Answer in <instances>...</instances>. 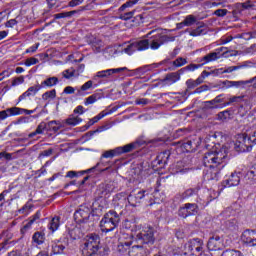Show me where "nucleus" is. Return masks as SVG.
<instances>
[{
    "label": "nucleus",
    "mask_w": 256,
    "mask_h": 256,
    "mask_svg": "<svg viewBox=\"0 0 256 256\" xmlns=\"http://www.w3.org/2000/svg\"><path fill=\"white\" fill-rule=\"evenodd\" d=\"M227 147L222 146L219 150H214L204 154L202 163L206 169L204 170V178L206 181H217L221 169L225 167V160L227 159Z\"/></svg>",
    "instance_id": "obj_1"
},
{
    "label": "nucleus",
    "mask_w": 256,
    "mask_h": 256,
    "mask_svg": "<svg viewBox=\"0 0 256 256\" xmlns=\"http://www.w3.org/2000/svg\"><path fill=\"white\" fill-rule=\"evenodd\" d=\"M101 249V236L99 234L91 233L86 236L85 242L82 246L83 256L97 255Z\"/></svg>",
    "instance_id": "obj_2"
},
{
    "label": "nucleus",
    "mask_w": 256,
    "mask_h": 256,
    "mask_svg": "<svg viewBox=\"0 0 256 256\" xmlns=\"http://www.w3.org/2000/svg\"><path fill=\"white\" fill-rule=\"evenodd\" d=\"M119 221V214H117V212L114 210H110L100 221V229L103 231V233H110V231L116 229V227L119 225Z\"/></svg>",
    "instance_id": "obj_3"
},
{
    "label": "nucleus",
    "mask_w": 256,
    "mask_h": 256,
    "mask_svg": "<svg viewBox=\"0 0 256 256\" xmlns=\"http://www.w3.org/2000/svg\"><path fill=\"white\" fill-rule=\"evenodd\" d=\"M135 239L137 243L146 247H151L155 243V228L148 226L136 233Z\"/></svg>",
    "instance_id": "obj_4"
},
{
    "label": "nucleus",
    "mask_w": 256,
    "mask_h": 256,
    "mask_svg": "<svg viewBox=\"0 0 256 256\" xmlns=\"http://www.w3.org/2000/svg\"><path fill=\"white\" fill-rule=\"evenodd\" d=\"M173 41H175V36L156 34L148 39V47L149 49H152V51H157V49L165 45V43H170Z\"/></svg>",
    "instance_id": "obj_5"
},
{
    "label": "nucleus",
    "mask_w": 256,
    "mask_h": 256,
    "mask_svg": "<svg viewBox=\"0 0 256 256\" xmlns=\"http://www.w3.org/2000/svg\"><path fill=\"white\" fill-rule=\"evenodd\" d=\"M253 149V144H251L247 134H240L237 137L235 142V150L238 153H245L246 151L249 152Z\"/></svg>",
    "instance_id": "obj_6"
},
{
    "label": "nucleus",
    "mask_w": 256,
    "mask_h": 256,
    "mask_svg": "<svg viewBox=\"0 0 256 256\" xmlns=\"http://www.w3.org/2000/svg\"><path fill=\"white\" fill-rule=\"evenodd\" d=\"M147 49H149V40L142 39L129 44L126 48H124L123 52L127 53V55H133L135 51H147Z\"/></svg>",
    "instance_id": "obj_7"
},
{
    "label": "nucleus",
    "mask_w": 256,
    "mask_h": 256,
    "mask_svg": "<svg viewBox=\"0 0 256 256\" xmlns=\"http://www.w3.org/2000/svg\"><path fill=\"white\" fill-rule=\"evenodd\" d=\"M121 71H127V67L123 68H112V69H107V70H101L98 71L94 76H93V81L96 83H101L99 79H111L115 73H121Z\"/></svg>",
    "instance_id": "obj_8"
},
{
    "label": "nucleus",
    "mask_w": 256,
    "mask_h": 256,
    "mask_svg": "<svg viewBox=\"0 0 256 256\" xmlns=\"http://www.w3.org/2000/svg\"><path fill=\"white\" fill-rule=\"evenodd\" d=\"M149 197V194H147V191L142 190V191H132L129 196H128V203L131 205V207H138L145 201V198Z\"/></svg>",
    "instance_id": "obj_9"
},
{
    "label": "nucleus",
    "mask_w": 256,
    "mask_h": 256,
    "mask_svg": "<svg viewBox=\"0 0 256 256\" xmlns=\"http://www.w3.org/2000/svg\"><path fill=\"white\" fill-rule=\"evenodd\" d=\"M89 217H91V209L85 205H81L74 213V218L78 223H87Z\"/></svg>",
    "instance_id": "obj_10"
},
{
    "label": "nucleus",
    "mask_w": 256,
    "mask_h": 256,
    "mask_svg": "<svg viewBox=\"0 0 256 256\" xmlns=\"http://www.w3.org/2000/svg\"><path fill=\"white\" fill-rule=\"evenodd\" d=\"M151 254V247L138 243L130 248L128 251L129 256H148Z\"/></svg>",
    "instance_id": "obj_11"
},
{
    "label": "nucleus",
    "mask_w": 256,
    "mask_h": 256,
    "mask_svg": "<svg viewBox=\"0 0 256 256\" xmlns=\"http://www.w3.org/2000/svg\"><path fill=\"white\" fill-rule=\"evenodd\" d=\"M199 209V206L195 203H186L184 207H181L178 211L179 217L183 219H187V217H191V215H195Z\"/></svg>",
    "instance_id": "obj_12"
},
{
    "label": "nucleus",
    "mask_w": 256,
    "mask_h": 256,
    "mask_svg": "<svg viewBox=\"0 0 256 256\" xmlns=\"http://www.w3.org/2000/svg\"><path fill=\"white\" fill-rule=\"evenodd\" d=\"M184 248V255H189V253L190 255H193V251L199 252L201 249H203V241H201L199 238H194L185 244Z\"/></svg>",
    "instance_id": "obj_13"
},
{
    "label": "nucleus",
    "mask_w": 256,
    "mask_h": 256,
    "mask_svg": "<svg viewBox=\"0 0 256 256\" xmlns=\"http://www.w3.org/2000/svg\"><path fill=\"white\" fill-rule=\"evenodd\" d=\"M207 247L209 251H221L225 245L223 244V238L219 235H213L209 238Z\"/></svg>",
    "instance_id": "obj_14"
},
{
    "label": "nucleus",
    "mask_w": 256,
    "mask_h": 256,
    "mask_svg": "<svg viewBox=\"0 0 256 256\" xmlns=\"http://www.w3.org/2000/svg\"><path fill=\"white\" fill-rule=\"evenodd\" d=\"M242 243L248 245V247H256V231L245 230L241 236Z\"/></svg>",
    "instance_id": "obj_15"
},
{
    "label": "nucleus",
    "mask_w": 256,
    "mask_h": 256,
    "mask_svg": "<svg viewBox=\"0 0 256 256\" xmlns=\"http://www.w3.org/2000/svg\"><path fill=\"white\" fill-rule=\"evenodd\" d=\"M102 165L103 167H106L105 169L100 170V173H104V171H109V167H113V163H111V161H107L105 162L103 159L100 161L92 168H89L87 170H82L80 172L81 175H85L87 173H94L95 171H97V168Z\"/></svg>",
    "instance_id": "obj_16"
},
{
    "label": "nucleus",
    "mask_w": 256,
    "mask_h": 256,
    "mask_svg": "<svg viewBox=\"0 0 256 256\" xmlns=\"http://www.w3.org/2000/svg\"><path fill=\"white\" fill-rule=\"evenodd\" d=\"M221 97H223V95H218L213 100L205 101L204 109H223L221 103H224L225 99Z\"/></svg>",
    "instance_id": "obj_17"
},
{
    "label": "nucleus",
    "mask_w": 256,
    "mask_h": 256,
    "mask_svg": "<svg viewBox=\"0 0 256 256\" xmlns=\"http://www.w3.org/2000/svg\"><path fill=\"white\" fill-rule=\"evenodd\" d=\"M51 253L50 255H63L65 253L66 246L61 242V240H53L50 244Z\"/></svg>",
    "instance_id": "obj_18"
},
{
    "label": "nucleus",
    "mask_w": 256,
    "mask_h": 256,
    "mask_svg": "<svg viewBox=\"0 0 256 256\" xmlns=\"http://www.w3.org/2000/svg\"><path fill=\"white\" fill-rule=\"evenodd\" d=\"M223 49L225 48H220L219 52H211L207 55H205L204 57H202L200 59V63H202L201 65H207V63H213V61H217V59L221 58V51H223Z\"/></svg>",
    "instance_id": "obj_19"
},
{
    "label": "nucleus",
    "mask_w": 256,
    "mask_h": 256,
    "mask_svg": "<svg viewBox=\"0 0 256 256\" xmlns=\"http://www.w3.org/2000/svg\"><path fill=\"white\" fill-rule=\"evenodd\" d=\"M203 75L208 76L209 74L207 73V71H203L202 75L198 77L196 80L188 79L186 81L187 89L191 90V89H195V87H199V85H201V83H203V81L205 80V76Z\"/></svg>",
    "instance_id": "obj_20"
},
{
    "label": "nucleus",
    "mask_w": 256,
    "mask_h": 256,
    "mask_svg": "<svg viewBox=\"0 0 256 256\" xmlns=\"http://www.w3.org/2000/svg\"><path fill=\"white\" fill-rule=\"evenodd\" d=\"M41 89V84H36L32 87H29L26 92L19 96L18 101H23L24 99H27V97L37 95V93L41 91Z\"/></svg>",
    "instance_id": "obj_21"
},
{
    "label": "nucleus",
    "mask_w": 256,
    "mask_h": 256,
    "mask_svg": "<svg viewBox=\"0 0 256 256\" xmlns=\"http://www.w3.org/2000/svg\"><path fill=\"white\" fill-rule=\"evenodd\" d=\"M196 193H197V189L189 188L182 193L176 194L174 199L176 201H185V199H189L190 197H193Z\"/></svg>",
    "instance_id": "obj_22"
},
{
    "label": "nucleus",
    "mask_w": 256,
    "mask_h": 256,
    "mask_svg": "<svg viewBox=\"0 0 256 256\" xmlns=\"http://www.w3.org/2000/svg\"><path fill=\"white\" fill-rule=\"evenodd\" d=\"M181 79V74L179 72H171L165 76L162 80L165 85H173V83H177Z\"/></svg>",
    "instance_id": "obj_23"
},
{
    "label": "nucleus",
    "mask_w": 256,
    "mask_h": 256,
    "mask_svg": "<svg viewBox=\"0 0 256 256\" xmlns=\"http://www.w3.org/2000/svg\"><path fill=\"white\" fill-rule=\"evenodd\" d=\"M139 147V142L130 143L121 147H116L118 150V155H123V153H131L134 149Z\"/></svg>",
    "instance_id": "obj_24"
},
{
    "label": "nucleus",
    "mask_w": 256,
    "mask_h": 256,
    "mask_svg": "<svg viewBox=\"0 0 256 256\" xmlns=\"http://www.w3.org/2000/svg\"><path fill=\"white\" fill-rule=\"evenodd\" d=\"M241 182V178L237 173H232L229 179L224 181V187H237Z\"/></svg>",
    "instance_id": "obj_25"
},
{
    "label": "nucleus",
    "mask_w": 256,
    "mask_h": 256,
    "mask_svg": "<svg viewBox=\"0 0 256 256\" xmlns=\"http://www.w3.org/2000/svg\"><path fill=\"white\" fill-rule=\"evenodd\" d=\"M131 245H133V241L131 240L119 242L117 246L118 253H120V255H125V253H129V251L131 250Z\"/></svg>",
    "instance_id": "obj_26"
},
{
    "label": "nucleus",
    "mask_w": 256,
    "mask_h": 256,
    "mask_svg": "<svg viewBox=\"0 0 256 256\" xmlns=\"http://www.w3.org/2000/svg\"><path fill=\"white\" fill-rule=\"evenodd\" d=\"M115 111H117V109L112 108L111 110H108V111L104 110L100 112L97 116H95L89 121L90 125H95V123H98L99 121H101L103 117H107V115H111V113H115Z\"/></svg>",
    "instance_id": "obj_27"
},
{
    "label": "nucleus",
    "mask_w": 256,
    "mask_h": 256,
    "mask_svg": "<svg viewBox=\"0 0 256 256\" xmlns=\"http://www.w3.org/2000/svg\"><path fill=\"white\" fill-rule=\"evenodd\" d=\"M59 83V78L53 76V77H49L46 80L42 81V83L40 84V87L42 89L45 88H51V87H55V85H57Z\"/></svg>",
    "instance_id": "obj_28"
},
{
    "label": "nucleus",
    "mask_w": 256,
    "mask_h": 256,
    "mask_svg": "<svg viewBox=\"0 0 256 256\" xmlns=\"http://www.w3.org/2000/svg\"><path fill=\"white\" fill-rule=\"evenodd\" d=\"M169 157H171V152H169V151L161 152L156 157L157 164L158 165H167V161H169Z\"/></svg>",
    "instance_id": "obj_29"
},
{
    "label": "nucleus",
    "mask_w": 256,
    "mask_h": 256,
    "mask_svg": "<svg viewBox=\"0 0 256 256\" xmlns=\"http://www.w3.org/2000/svg\"><path fill=\"white\" fill-rule=\"evenodd\" d=\"M113 157H119V150L117 148L106 150L101 155V160L103 159H113Z\"/></svg>",
    "instance_id": "obj_30"
},
{
    "label": "nucleus",
    "mask_w": 256,
    "mask_h": 256,
    "mask_svg": "<svg viewBox=\"0 0 256 256\" xmlns=\"http://www.w3.org/2000/svg\"><path fill=\"white\" fill-rule=\"evenodd\" d=\"M32 240L36 245H43L45 243V233L43 232H36L32 236Z\"/></svg>",
    "instance_id": "obj_31"
},
{
    "label": "nucleus",
    "mask_w": 256,
    "mask_h": 256,
    "mask_svg": "<svg viewBox=\"0 0 256 256\" xmlns=\"http://www.w3.org/2000/svg\"><path fill=\"white\" fill-rule=\"evenodd\" d=\"M43 131H47V123L41 122L36 130L28 135V137H35V135H43Z\"/></svg>",
    "instance_id": "obj_32"
},
{
    "label": "nucleus",
    "mask_w": 256,
    "mask_h": 256,
    "mask_svg": "<svg viewBox=\"0 0 256 256\" xmlns=\"http://www.w3.org/2000/svg\"><path fill=\"white\" fill-rule=\"evenodd\" d=\"M13 116H15V107L0 111V121L7 119V117Z\"/></svg>",
    "instance_id": "obj_33"
},
{
    "label": "nucleus",
    "mask_w": 256,
    "mask_h": 256,
    "mask_svg": "<svg viewBox=\"0 0 256 256\" xmlns=\"http://www.w3.org/2000/svg\"><path fill=\"white\" fill-rule=\"evenodd\" d=\"M81 121H83V119H81L79 116H76L75 114H72L66 119V125H72L75 127V125H79Z\"/></svg>",
    "instance_id": "obj_34"
},
{
    "label": "nucleus",
    "mask_w": 256,
    "mask_h": 256,
    "mask_svg": "<svg viewBox=\"0 0 256 256\" xmlns=\"http://www.w3.org/2000/svg\"><path fill=\"white\" fill-rule=\"evenodd\" d=\"M197 23V17L194 15H188L185 17L184 21L180 23V25H184L185 27H191Z\"/></svg>",
    "instance_id": "obj_35"
},
{
    "label": "nucleus",
    "mask_w": 256,
    "mask_h": 256,
    "mask_svg": "<svg viewBox=\"0 0 256 256\" xmlns=\"http://www.w3.org/2000/svg\"><path fill=\"white\" fill-rule=\"evenodd\" d=\"M205 33H207V31L205 30V25H200L190 31L189 35H191V37H199V35H205Z\"/></svg>",
    "instance_id": "obj_36"
},
{
    "label": "nucleus",
    "mask_w": 256,
    "mask_h": 256,
    "mask_svg": "<svg viewBox=\"0 0 256 256\" xmlns=\"http://www.w3.org/2000/svg\"><path fill=\"white\" fill-rule=\"evenodd\" d=\"M59 225H61L60 218L54 217L50 221V223L48 225V229H50V231H52V233H55V231H57V229H59Z\"/></svg>",
    "instance_id": "obj_37"
},
{
    "label": "nucleus",
    "mask_w": 256,
    "mask_h": 256,
    "mask_svg": "<svg viewBox=\"0 0 256 256\" xmlns=\"http://www.w3.org/2000/svg\"><path fill=\"white\" fill-rule=\"evenodd\" d=\"M114 189L115 188L113 187L112 184L102 185V187H101V195H102V197H107V195H111V193H113Z\"/></svg>",
    "instance_id": "obj_38"
},
{
    "label": "nucleus",
    "mask_w": 256,
    "mask_h": 256,
    "mask_svg": "<svg viewBox=\"0 0 256 256\" xmlns=\"http://www.w3.org/2000/svg\"><path fill=\"white\" fill-rule=\"evenodd\" d=\"M61 127L59 126V123L57 121L53 120L48 123H46V131H53L54 133H57Z\"/></svg>",
    "instance_id": "obj_39"
},
{
    "label": "nucleus",
    "mask_w": 256,
    "mask_h": 256,
    "mask_svg": "<svg viewBox=\"0 0 256 256\" xmlns=\"http://www.w3.org/2000/svg\"><path fill=\"white\" fill-rule=\"evenodd\" d=\"M223 85H225L227 87V89H229L230 87H241V85H247V82H245V81H229V80H225L223 82Z\"/></svg>",
    "instance_id": "obj_40"
},
{
    "label": "nucleus",
    "mask_w": 256,
    "mask_h": 256,
    "mask_svg": "<svg viewBox=\"0 0 256 256\" xmlns=\"http://www.w3.org/2000/svg\"><path fill=\"white\" fill-rule=\"evenodd\" d=\"M2 237L4 239V242L2 243V249H5V246L9 245V239H13V234L9 232V230H5L2 232Z\"/></svg>",
    "instance_id": "obj_41"
},
{
    "label": "nucleus",
    "mask_w": 256,
    "mask_h": 256,
    "mask_svg": "<svg viewBox=\"0 0 256 256\" xmlns=\"http://www.w3.org/2000/svg\"><path fill=\"white\" fill-rule=\"evenodd\" d=\"M19 153H23V149L18 150L14 153H5L4 155V159H6V161H13V159H19Z\"/></svg>",
    "instance_id": "obj_42"
},
{
    "label": "nucleus",
    "mask_w": 256,
    "mask_h": 256,
    "mask_svg": "<svg viewBox=\"0 0 256 256\" xmlns=\"http://www.w3.org/2000/svg\"><path fill=\"white\" fill-rule=\"evenodd\" d=\"M99 99H101V97H99V94H92L85 99L84 105H93V103H96V101H99Z\"/></svg>",
    "instance_id": "obj_43"
},
{
    "label": "nucleus",
    "mask_w": 256,
    "mask_h": 256,
    "mask_svg": "<svg viewBox=\"0 0 256 256\" xmlns=\"http://www.w3.org/2000/svg\"><path fill=\"white\" fill-rule=\"evenodd\" d=\"M55 97H57V91L55 89L47 91L42 95V99L44 101H47L49 99H55Z\"/></svg>",
    "instance_id": "obj_44"
},
{
    "label": "nucleus",
    "mask_w": 256,
    "mask_h": 256,
    "mask_svg": "<svg viewBox=\"0 0 256 256\" xmlns=\"http://www.w3.org/2000/svg\"><path fill=\"white\" fill-rule=\"evenodd\" d=\"M221 256H243L239 250L227 249L222 252Z\"/></svg>",
    "instance_id": "obj_45"
},
{
    "label": "nucleus",
    "mask_w": 256,
    "mask_h": 256,
    "mask_svg": "<svg viewBox=\"0 0 256 256\" xmlns=\"http://www.w3.org/2000/svg\"><path fill=\"white\" fill-rule=\"evenodd\" d=\"M14 113H15V115H23V113L25 115H31V114L35 113V110H27L25 108L14 107Z\"/></svg>",
    "instance_id": "obj_46"
},
{
    "label": "nucleus",
    "mask_w": 256,
    "mask_h": 256,
    "mask_svg": "<svg viewBox=\"0 0 256 256\" xmlns=\"http://www.w3.org/2000/svg\"><path fill=\"white\" fill-rule=\"evenodd\" d=\"M139 3V0H129L126 3H124L120 8L119 11H125V9L129 7H133L134 5H137Z\"/></svg>",
    "instance_id": "obj_47"
},
{
    "label": "nucleus",
    "mask_w": 256,
    "mask_h": 256,
    "mask_svg": "<svg viewBox=\"0 0 256 256\" xmlns=\"http://www.w3.org/2000/svg\"><path fill=\"white\" fill-rule=\"evenodd\" d=\"M248 140L250 141L251 145H256V127L252 128L250 133L247 134Z\"/></svg>",
    "instance_id": "obj_48"
},
{
    "label": "nucleus",
    "mask_w": 256,
    "mask_h": 256,
    "mask_svg": "<svg viewBox=\"0 0 256 256\" xmlns=\"http://www.w3.org/2000/svg\"><path fill=\"white\" fill-rule=\"evenodd\" d=\"M202 65L201 64H189L188 66L179 70V73H183L185 71H195V69H199Z\"/></svg>",
    "instance_id": "obj_49"
},
{
    "label": "nucleus",
    "mask_w": 256,
    "mask_h": 256,
    "mask_svg": "<svg viewBox=\"0 0 256 256\" xmlns=\"http://www.w3.org/2000/svg\"><path fill=\"white\" fill-rule=\"evenodd\" d=\"M133 15H135V10L121 14L119 16V19H121L122 21H129V19H133Z\"/></svg>",
    "instance_id": "obj_50"
},
{
    "label": "nucleus",
    "mask_w": 256,
    "mask_h": 256,
    "mask_svg": "<svg viewBox=\"0 0 256 256\" xmlns=\"http://www.w3.org/2000/svg\"><path fill=\"white\" fill-rule=\"evenodd\" d=\"M71 15H75V11L58 13L55 14L54 17L55 19H65L67 17H71Z\"/></svg>",
    "instance_id": "obj_51"
},
{
    "label": "nucleus",
    "mask_w": 256,
    "mask_h": 256,
    "mask_svg": "<svg viewBox=\"0 0 256 256\" xmlns=\"http://www.w3.org/2000/svg\"><path fill=\"white\" fill-rule=\"evenodd\" d=\"M174 67H183V65H187V59L183 57H179L173 61Z\"/></svg>",
    "instance_id": "obj_52"
},
{
    "label": "nucleus",
    "mask_w": 256,
    "mask_h": 256,
    "mask_svg": "<svg viewBox=\"0 0 256 256\" xmlns=\"http://www.w3.org/2000/svg\"><path fill=\"white\" fill-rule=\"evenodd\" d=\"M64 79H71V77H75V69H67L62 72Z\"/></svg>",
    "instance_id": "obj_53"
},
{
    "label": "nucleus",
    "mask_w": 256,
    "mask_h": 256,
    "mask_svg": "<svg viewBox=\"0 0 256 256\" xmlns=\"http://www.w3.org/2000/svg\"><path fill=\"white\" fill-rule=\"evenodd\" d=\"M37 63H39V59L35 57H31L26 59V61L24 62V65H26V67H31V65H37Z\"/></svg>",
    "instance_id": "obj_54"
},
{
    "label": "nucleus",
    "mask_w": 256,
    "mask_h": 256,
    "mask_svg": "<svg viewBox=\"0 0 256 256\" xmlns=\"http://www.w3.org/2000/svg\"><path fill=\"white\" fill-rule=\"evenodd\" d=\"M229 117H231L230 110H225L218 113V118H220L221 120L229 119Z\"/></svg>",
    "instance_id": "obj_55"
},
{
    "label": "nucleus",
    "mask_w": 256,
    "mask_h": 256,
    "mask_svg": "<svg viewBox=\"0 0 256 256\" xmlns=\"http://www.w3.org/2000/svg\"><path fill=\"white\" fill-rule=\"evenodd\" d=\"M182 149H185V151L187 153H189V151H191V149H193V142L191 140H188L186 142H184L182 145H181Z\"/></svg>",
    "instance_id": "obj_56"
},
{
    "label": "nucleus",
    "mask_w": 256,
    "mask_h": 256,
    "mask_svg": "<svg viewBox=\"0 0 256 256\" xmlns=\"http://www.w3.org/2000/svg\"><path fill=\"white\" fill-rule=\"evenodd\" d=\"M246 178H248L250 181L255 182L256 181V171L251 169L246 173Z\"/></svg>",
    "instance_id": "obj_57"
},
{
    "label": "nucleus",
    "mask_w": 256,
    "mask_h": 256,
    "mask_svg": "<svg viewBox=\"0 0 256 256\" xmlns=\"http://www.w3.org/2000/svg\"><path fill=\"white\" fill-rule=\"evenodd\" d=\"M227 13H229L227 9H217L215 10L214 15H216V17H225Z\"/></svg>",
    "instance_id": "obj_58"
},
{
    "label": "nucleus",
    "mask_w": 256,
    "mask_h": 256,
    "mask_svg": "<svg viewBox=\"0 0 256 256\" xmlns=\"http://www.w3.org/2000/svg\"><path fill=\"white\" fill-rule=\"evenodd\" d=\"M25 83V77L24 76H19L17 78H15L13 81H12V85L13 86H16V85H21Z\"/></svg>",
    "instance_id": "obj_59"
},
{
    "label": "nucleus",
    "mask_w": 256,
    "mask_h": 256,
    "mask_svg": "<svg viewBox=\"0 0 256 256\" xmlns=\"http://www.w3.org/2000/svg\"><path fill=\"white\" fill-rule=\"evenodd\" d=\"M149 99H147V98H137L136 100H135V103L137 104V105H143V106H145V105H149Z\"/></svg>",
    "instance_id": "obj_60"
},
{
    "label": "nucleus",
    "mask_w": 256,
    "mask_h": 256,
    "mask_svg": "<svg viewBox=\"0 0 256 256\" xmlns=\"http://www.w3.org/2000/svg\"><path fill=\"white\" fill-rule=\"evenodd\" d=\"M50 9H57L59 7V0H47Z\"/></svg>",
    "instance_id": "obj_61"
},
{
    "label": "nucleus",
    "mask_w": 256,
    "mask_h": 256,
    "mask_svg": "<svg viewBox=\"0 0 256 256\" xmlns=\"http://www.w3.org/2000/svg\"><path fill=\"white\" fill-rule=\"evenodd\" d=\"M91 87H93V81L89 80L86 83H84L80 89L81 91H88V89H91Z\"/></svg>",
    "instance_id": "obj_62"
},
{
    "label": "nucleus",
    "mask_w": 256,
    "mask_h": 256,
    "mask_svg": "<svg viewBox=\"0 0 256 256\" xmlns=\"http://www.w3.org/2000/svg\"><path fill=\"white\" fill-rule=\"evenodd\" d=\"M53 155V148H49L48 150H44L39 154V157H51Z\"/></svg>",
    "instance_id": "obj_63"
},
{
    "label": "nucleus",
    "mask_w": 256,
    "mask_h": 256,
    "mask_svg": "<svg viewBox=\"0 0 256 256\" xmlns=\"http://www.w3.org/2000/svg\"><path fill=\"white\" fill-rule=\"evenodd\" d=\"M242 66H230L228 68H224V73H233V71H238Z\"/></svg>",
    "instance_id": "obj_64"
}]
</instances>
